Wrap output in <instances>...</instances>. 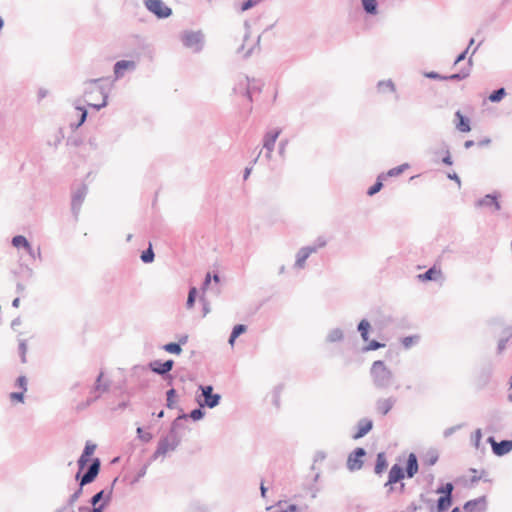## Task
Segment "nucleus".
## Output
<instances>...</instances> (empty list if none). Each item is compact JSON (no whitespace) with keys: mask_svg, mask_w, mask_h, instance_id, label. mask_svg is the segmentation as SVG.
<instances>
[{"mask_svg":"<svg viewBox=\"0 0 512 512\" xmlns=\"http://www.w3.org/2000/svg\"><path fill=\"white\" fill-rule=\"evenodd\" d=\"M109 85L103 79H94L86 82L84 101L88 106L100 109L107 104Z\"/></svg>","mask_w":512,"mask_h":512,"instance_id":"obj_1","label":"nucleus"},{"mask_svg":"<svg viewBox=\"0 0 512 512\" xmlns=\"http://www.w3.org/2000/svg\"><path fill=\"white\" fill-rule=\"evenodd\" d=\"M370 373L372 381L377 388H386L393 381L391 370L381 360L375 361L372 364Z\"/></svg>","mask_w":512,"mask_h":512,"instance_id":"obj_2","label":"nucleus"},{"mask_svg":"<svg viewBox=\"0 0 512 512\" xmlns=\"http://www.w3.org/2000/svg\"><path fill=\"white\" fill-rule=\"evenodd\" d=\"M452 491L453 485L451 483H446L443 487L437 489V493L442 494L437 502L438 512H446L450 508L452 504Z\"/></svg>","mask_w":512,"mask_h":512,"instance_id":"obj_3","label":"nucleus"},{"mask_svg":"<svg viewBox=\"0 0 512 512\" xmlns=\"http://www.w3.org/2000/svg\"><path fill=\"white\" fill-rule=\"evenodd\" d=\"M181 40L185 47L193 50H199L203 43L201 33L194 31H185L181 36Z\"/></svg>","mask_w":512,"mask_h":512,"instance_id":"obj_4","label":"nucleus"},{"mask_svg":"<svg viewBox=\"0 0 512 512\" xmlns=\"http://www.w3.org/2000/svg\"><path fill=\"white\" fill-rule=\"evenodd\" d=\"M145 5L149 11L160 18L168 17L171 14V9L161 0H146Z\"/></svg>","mask_w":512,"mask_h":512,"instance_id":"obj_5","label":"nucleus"},{"mask_svg":"<svg viewBox=\"0 0 512 512\" xmlns=\"http://www.w3.org/2000/svg\"><path fill=\"white\" fill-rule=\"evenodd\" d=\"M365 455V451L363 448L355 449L348 457L347 467L351 471L361 469L363 465L362 458Z\"/></svg>","mask_w":512,"mask_h":512,"instance_id":"obj_6","label":"nucleus"},{"mask_svg":"<svg viewBox=\"0 0 512 512\" xmlns=\"http://www.w3.org/2000/svg\"><path fill=\"white\" fill-rule=\"evenodd\" d=\"M488 442L491 444L494 454L498 456L505 455L512 450L511 440H503L501 442H496L493 437H490L488 439Z\"/></svg>","mask_w":512,"mask_h":512,"instance_id":"obj_7","label":"nucleus"},{"mask_svg":"<svg viewBox=\"0 0 512 512\" xmlns=\"http://www.w3.org/2000/svg\"><path fill=\"white\" fill-rule=\"evenodd\" d=\"M200 389L202 391V395L204 397V404L210 408H213L218 405L220 400V395L213 394V387L208 386H200Z\"/></svg>","mask_w":512,"mask_h":512,"instance_id":"obj_8","label":"nucleus"},{"mask_svg":"<svg viewBox=\"0 0 512 512\" xmlns=\"http://www.w3.org/2000/svg\"><path fill=\"white\" fill-rule=\"evenodd\" d=\"M486 506V498L480 497L478 499L468 501L463 508L465 512H484L486 510Z\"/></svg>","mask_w":512,"mask_h":512,"instance_id":"obj_9","label":"nucleus"},{"mask_svg":"<svg viewBox=\"0 0 512 512\" xmlns=\"http://www.w3.org/2000/svg\"><path fill=\"white\" fill-rule=\"evenodd\" d=\"M405 477L404 469L398 464H395L391 467L389 471L388 481L386 486H391Z\"/></svg>","mask_w":512,"mask_h":512,"instance_id":"obj_10","label":"nucleus"},{"mask_svg":"<svg viewBox=\"0 0 512 512\" xmlns=\"http://www.w3.org/2000/svg\"><path fill=\"white\" fill-rule=\"evenodd\" d=\"M281 133L280 129H272L264 137L263 146L269 151L272 152L274 148V144Z\"/></svg>","mask_w":512,"mask_h":512,"instance_id":"obj_11","label":"nucleus"},{"mask_svg":"<svg viewBox=\"0 0 512 512\" xmlns=\"http://www.w3.org/2000/svg\"><path fill=\"white\" fill-rule=\"evenodd\" d=\"M100 468V462L98 459L94 460L87 473L82 477L81 485L92 482L97 476Z\"/></svg>","mask_w":512,"mask_h":512,"instance_id":"obj_12","label":"nucleus"},{"mask_svg":"<svg viewBox=\"0 0 512 512\" xmlns=\"http://www.w3.org/2000/svg\"><path fill=\"white\" fill-rule=\"evenodd\" d=\"M173 364V360H167L165 362L154 361L150 364V367L154 372L158 374H165L172 369Z\"/></svg>","mask_w":512,"mask_h":512,"instance_id":"obj_13","label":"nucleus"},{"mask_svg":"<svg viewBox=\"0 0 512 512\" xmlns=\"http://www.w3.org/2000/svg\"><path fill=\"white\" fill-rule=\"evenodd\" d=\"M135 68L134 61L122 60L118 61L114 66V73L116 78L122 77L125 70H131Z\"/></svg>","mask_w":512,"mask_h":512,"instance_id":"obj_14","label":"nucleus"},{"mask_svg":"<svg viewBox=\"0 0 512 512\" xmlns=\"http://www.w3.org/2000/svg\"><path fill=\"white\" fill-rule=\"evenodd\" d=\"M373 427L372 421L363 419L358 423L357 432L354 435V439H359L365 436Z\"/></svg>","mask_w":512,"mask_h":512,"instance_id":"obj_15","label":"nucleus"},{"mask_svg":"<svg viewBox=\"0 0 512 512\" xmlns=\"http://www.w3.org/2000/svg\"><path fill=\"white\" fill-rule=\"evenodd\" d=\"M394 401L391 398L380 399L376 403V410L381 415H386L393 407Z\"/></svg>","mask_w":512,"mask_h":512,"instance_id":"obj_16","label":"nucleus"},{"mask_svg":"<svg viewBox=\"0 0 512 512\" xmlns=\"http://www.w3.org/2000/svg\"><path fill=\"white\" fill-rule=\"evenodd\" d=\"M455 116H456V118L458 120V122L456 123V128L460 132H464V133L469 132L471 130V127H470V124H469V120L467 118H465L460 111H457L455 113Z\"/></svg>","mask_w":512,"mask_h":512,"instance_id":"obj_17","label":"nucleus"},{"mask_svg":"<svg viewBox=\"0 0 512 512\" xmlns=\"http://www.w3.org/2000/svg\"><path fill=\"white\" fill-rule=\"evenodd\" d=\"M316 250L314 248H311V247H306V248H303L300 250V252L298 253L297 255V259H296V265L299 267V268H303L304 265H305V262L307 260V258L313 253L315 252Z\"/></svg>","mask_w":512,"mask_h":512,"instance_id":"obj_18","label":"nucleus"},{"mask_svg":"<svg viewBox=\"0 0 512 512\" xmlns=\"http://www.w3.org/2000/svg\"><path fill=\"white\" fill-rule=\"evenodd\" d=\"M440 277H441V270L439 268H436L435 266L430 268L424 274L418 275V278L421 281L437 280Z\"/></svg>","mask_w":512,"mask_h":512,"instance_id":"obj_19","label":"nucleus"},{"mask_svg":"<svg viewBox=\"0 0 512 512\" xmlns=\"http://www.w3.org/2000/svg\"><path fill=\"white\" fill-rule=\"evenodd\" d=\"M418 471L417 458L414 454H410L407 459L406 472L408 477H413Z\"/></svg>","mask_w":512,"mask_h":512,"instance_id":"obj_20","label":"nucleus"},{"mask_svg":"<svg viewBox=\"0 0 512 512\" xmlns=\"http://www.w3.org/2000/svg\"><path fill=\"white\" fill-rule=\"evenodd\" d=\"M96 446L94 444H86L83 454L81 455L78 463L80 468H83L89 461V457L94 453Z\"/></svg>","mask_w":512,"mask_h":512,"instance_id":"obj_21","label":"nucleus"},{"mask_svg":"<svg viewBox=\"0 0 512 512\" xmlns=\"http://www.w3.org/2000/svg\"><path fill=\"white\" fill-rule=\"evenodd\" d=\"M478 204L480 206H493L496 211L500 209V204L497 201V198L492 195H486L478 202Z\"/></svg>","mask_w":512,"mask_h":512,"instance_id":"obj_22","label":"nucleus"},{"mask_svg":"<svg viewBox=\"0 0 512 512\" xmlns=\"http://www.w3.org/2000/svg\"><path fill=\"white\" fill-rule=\"evenodd\" d=\"M387 467V461L384 453H379L376 459L375 473L381 474Z\"/></svg>","mask_w":512,"mask_h":512,"instance_id":"obj_23","label":"nucleus"},{"mask_svg":"<svg viewBox=\"0 0 512 512\" xmlns=\"http://www.w3.org/2000/svg\"><path fill=\"white\" fill-rule=\"evenodd\" d=\"M246 332V326L243 325V324H239V325H236L234 328H233V331L230 335V339H229V343L230 345H234L235 343V340L238 336H240L242 333Z\"/></svg>","mask_w":512,"mask_h":512,"instance_id":"obj_24","label":"nucleus"},{"mask_svg":"<svg viewBox=\"0 0 512 512\" xmlns=\"http://www.w3.org/2000/svg\"><path fill=\"white\" fill-rule=\"evenodd\" d=\"M102 377L103 373H100L96 381L93 400L97 399L103 392L107 390L106 385H102Z\"/></svg>","mask_w":512,"mask_h":512,"instance_id":"obj_25","label":"nucleus"},{"mask_svg":"<svg viewBox=\"0 0 512 512\" xmlns=\"http://www.w3.org/2000/svg\"><path fill=\"white\" fill-rule=\"evenodd\" d=\"M12 243L17 248L24 247L26 249H30V244L24 236H15L12 240Z\"/></svg>","mask_w":512,"mask_h":512,"instance_id":"obj_26","label":"nucleus"},{"mask_svg":"<svg viewBox=\"0 0 512 512\" xmlns=\"http://www.w3.org/2000/svg\"><path fill=\"white\" fill-rule=\"evenodd\" d=\"M363 7L367 13L375 14L377 11L376 0H362Z\"/></svg>","mask_w":512,"mask_h":512,"instance_id":"obj_27","label":"nucleus"},{"mask_svg":"<svg viewBox=\"0 0 512 512\" xmlns=\"http://www.w3.org/2000/svg\"><path fill=\"white\" fill-rule=\"evenodd\" d=\"M370 328V324L367 320H362L359 323L358 329L361 332L362 338L367 341L368 340V330Z\"/></svg>","mask_w":512,"mask_h":512,"instance_id":"obj_28","label":"nucleus"},{"mask_svg":"<svg viewBox=\"0 0 512 512\" xmlns=\"http://www.w3.org/2000/svg\"><path fill=\"white\" fill-rule=\"evenodd\" d=\"M383 178H384V176H383V175H380V176L378 177L377 182H376L373 186H371V187L369 188V190H368V192H367L369 196H373L374 194L378 193V192L382 189V186H383V184H382V179H383Z\"/></svg>","mask_w":512,"mask_h":512,"instance_id":"obj_29","label":"nucleus"},{"mask_svg":"<svg viewBox=\"0 0 512 512\" xmlns=\"http://www.w3.org/2000/svg\"><path fill=\"white\" fill-rule=\"evenodd\" d=\"M506 95V91L504 88H500L496 91H494L492 94H490L489 96V100L491 102H498L500 101L504 96Z\"/></svg>","mask_w":512,"mask_h":512,"instance_id":"obj_30","label":"nucleus"},{"mask_svg":"<svg viewBox=\"0 0 512 512\" xmlns=\"http://www.w3.org/2000/svg\"><path fill=\"white\" fill-rule=\"evenodd\" d=\"M379 91L382 92H394L395 87L391 81H382L378 84Z\"/></svg>","mask_w":512,"mask_h":512,"instance_id":"obj_31","label":"nucleus"},{"mask_svg":"<svg viewBox=\"0 0 512 512\" xmlns=\"http://www.w3.org/2000/svg\"><path fill=\"white\" fill-rule=\"evenodd\" d=\"M165 351L173 354H180L182 349L177 343H168L164 346Z\"/></svg>","mask_w":512,"mask_h":512,"instance_id":"obj_32","label":"nucleus"},{"mask_svg":"<svg viewBox=\"0 0 512 512\" xmlns=\"http://www.w3.org/2000/svg\"><path fill=\"white\" fill-rule=\"evenodd\" d=\"M24 394H25V392L20 390L19 392H12L9 395V397H10L11 402H13V403H23Z\"/></svg>","mask_w":512,"mask_h":512,"instance_id":"obj_33","label":"nucleus"},{"mask_svg":"<svg viewBox=\"0 0 512 512\" xmlns=\"http://www.w3.org/2000/svg\"><path fill=\"white\" fill-rule=\"evenodd\" d=\"M141 259H142V261H143V262H145V263H150V262H152V261H153V259H154V253H153V251H152V247H151V245L149 246V248H148L146 251H144V252L142 253V255H141Z\"/></svg>","mask_w":512,"mask_h":512,"instance_id":"obj_34","label":"nucleus"},{"mask_svg":"<svg viewBox=\"0 0 512 512\" xmlns=\"http://www.w3.org/2000/svg\"><path fill=\"white\" fill-rule=\"evenodd\" d=\"M406 168H408L407 164L400 165L398 167L392 168L387 172V176L393 177L400 175Z\"/></svg>","mask_w":512,"mask_h":512,"instance_id":"obj_35","label":"nucleus"},{"mask_svg":"<svg viewBox=\"0 0 512 512\" xmlns=\"http://www.w3.org/2000/svg\"><path fill=\"white\" fill-rule=\"evenodd\" d=\"M196 294H197L196 288L195 287L191 288L189 291V294H188V299H187V307L188 308L193 307Z\"/></svg>","mask_w":512,"mask_h":512,"instance_id":"obj_36","label":"nucleus"},{"mask_svg":"<svg viewBox=\"0 0 512 512\" xmlns=\"http://www.w3.org/2000/svg\"><path fill=\"white\" fill-rule=\"evenodd\" d=\"M419 337L418 336H409V337H405L403 338L402 340V344L406 347V348H410L413 344H415L417 341H418Z\"/></svg>","mask_w":512,"mask_h":512,"instance_id":"obj_37","label":"nucleus"},{"mask_svg":"<svg viewBox=\"0 0 512 512\" xmlns=\"http://www.w3.org/2000/svg\"><path fill=\"white\" fill-rule=\"evenodd\" d=\"M343 337V334L340 330H334L328 335V340L330 342H336L341 340Z\"/></svg>","mask_w":512,"mask_h":512,"instance_id":"obj_38","label":"nucleus"},{"mask_svg":"<svg viewBox=\"0 0 512 512\" xmlns=\"http://www.w3.org/2000/svg\"><path fill=\"white\" fill-rule=\"evenodd\" d=\"M26 351H27L26 341L25 340H20V342H19V352H20L21 360H22L23 363L26 362Z\"/></svg>","mask_w":512,"mask_h":512,"instance_id":"obj_39","label":"nucleus"},{"mask_svg":"<svg viewBox=\"0 0 512 512\" xmlns=\"http://www.w3.org/2000/svg\"><path fill=\"white\" fill-rule=\"evenodd\" d=\"M16 386L23 392L27 391V380L24 376L18 377L16 381Z\"/></svg>","mask_w":512,"mask_h":512,"instance_id":"obj_40","label":"nucleus"},{"mask_svg":"<svg viewBox=\"0 0 512 512\" xmlns=\"http://www.w3.org/2000/svg\"><path fill=\"white\" fill-rule=\"evenodd\" d=\"M175 395H176V392L174 389H170L168 392H167V406L169 408H172L173 407V403H174V398H175Z\"/></svg>","mask_w":512,"mask_h":512,"instance_id":"obj_41","label":"nucleus"},{"mask_svg":"<svg viewBox=\"0 0 512 512\" xmlns=\"http://www.w3.org/2000/svg\"><path fill=\"white\" fill-rule=\"evenodd\" d=\"M204 413L201 409H194L193 411H191L190 413V417L193 419V420H200L202 417H203Z\"/></svg>","mask_w":512,"mask_h":512,"instance_id":"obj_42","label":"nucleus"},{"mask_svg":"<svg viewBox=\"0 0 512 512\" xmlns=\"http://www.w3.org/2000/svg\"><path fill=\"white\" fill-rule=\"evenodd\" d=\"M260 92V87L257 85L256 82H253V85L249 87L248 94L250 99H252L253 96H256V92Z\"/></svg>","mask_w":512,"mask_h":512,"instance_id":"obj_43","label":"nucleus"},{"mask_svg":"<svg viewBox=\"0 0 512 512\" xmlns=\"http://www.w3.org/2000/svg\"><path fill=\"white\" fill-rule=\"evenodd\" d=\"M381 347H384V344H381L377 341H371L368 346H367V350H376V349H379Z\"/></svg>","mask_w":512,"mask_h":512,"instance_id":"obj_44","label":"nucleus"},{"mask_svg":"<svg viewBox=\"0 0 512 512\" xmlns=\"http://www.w3.org/2000/svg\"><path fill=\"white\" fill-rule=\"evenodd\" d=\"M260 0H248L247 2H245L242 7H241V10L242 11H245V10H248L249 8H251L252 6H254L255 4H257Z\"/></svg>","mask_w":512,"mask_h":512,"instance_id":"obj_45","label":"nucleus"},{"mask_svg":"<svg viewBox=\"0 0 512 512\" xmlns=\"http://www.w3.org/2000/svg\"><path fill=\"white\" fill-rule=\"evenodd\" d=\"M481 438H482V433H481V430H480V429H478V430H476V432H475V445H476V447H478V446H479V443H480V441H481Z\"/></svg>","mask_w":512,"mask_h":512,"instance_id":"obj_46","label":"nucleus"},{"mask_svg":"<svg viewBox=\"0 0 512 512\" xmlns=\"http://www.w3.org/2000/svg\"><path fill=\"white\" fill-rule=\"evenodd\" d=\"M466 76H467V74H463V75H460V74H453V75H451V76H449V77H445L444 79H452V80H454V79H463V78H465Z\"/></svg>","mask_w":512,"mask_h":512,"instance_id":"obj_47","label":"nucleus"},{"mask_svg":"<svg viewBox=\"0 0 512 512\" xmlns=\"http://www.w3.org/2000/svg\"><path fill=\"white\" fill-rule=\"evenodd\" d=\"M466 53H467L466 51H464L463 53H461V54L457 57V59L455 60V64H457V63L461 62L462 60H464V59H465V57H466Z\"/></svg>","mask_w":512,"mask_h":512,"instance_id":"obj_48","label":"nucleus"},{"mask_svg":"<svg viewBox=\"0 0 512 512\" xmlns=\"http://www.w3.org/2000/svg\"><path fill=\"white\" fill-rule=\"evenodd\" d=\"M490 143H491V139H489V138H485V139H483V140H481V141L479 142V145H481V146H486V145H489Z\"/></svg>","mask_w":512,"mask_h":512,"instance_id":"obj_49","label":"nucleus"},{"mask_svg":"<svg viewBox=\"0 0 512 512\" xmlns=\"http://www.w3.org/2000/svg\"><path fill=\"white\" fill-rule=\"evenodd\" d=\"M506 342H507V340H503V341H501V342L499 343V346H498V348H499V352H502V351L505 349V347H506Z\"/></svg>","mask_w":512,"mask_h":512,"instance_id":"obj_50","label":"nucleus"},{"mask_svg":"<svg viewBox=\"0 0 512 512\" xmlns=\"http://www.w3.org/2000/svg\"><path fill=\"white\" fill-rule=\"evenodd\" d=\"M210 281H211V275L208 273L206 275V278H205V281H204V288H207V286L209 285Z\"/></svg>","mask_w":512,"mask_h":512,"instance_id":"obj_51","label":"nucleus"},{"mask_svg":"<svg viewBox=\"0 0 512 512\" xmlns=\"http://www.w3.org/2000/svg\"><path fill=\"white\" fill-rule=\"evenodd\" d=\"M80 110L82 111L81 121H80V124H81V123H83L85 121L86 116H87V112L83 108H80Z\"/></svg>","mask_w":512,"mask_h":512,"instance_id":"obj_52","label":"nucleus"},{"mask_svg":"<svg viewBox=\"0 0 512 512\" xmlns=\"http://www.w3.org/2000/svg\"><path fill=\"white\" fill-rule=\"evenodd\" d=\"M448 177L450 179L455 180L460 185V180H459L458 176L455 173L454 174H449Z\"/></svg>","mask_w":512,"mask_h":512,"instance_id":"obj_53","label":"nucleus"},{"mask_svg":"<svg viewBox=\"0 0 512 512\" xmlns=\"http://www.w3.org/2000/svg\"><path fill=\"white\" fill-rule=\"evenodd\" d=\"M81 493V489L78 490V492H76L75 494L72 495L71 497V503H73L74 501H76V499L78 498L79 494Z\"/></svg>","mask_w":512,"mask_h":512,"instance_id":"obj_54","label":"nucleus"},{"mask_svg":"<svg viewBox=\"0 0 512 512\" xmlns=\"http://www.w3.org/2000/svg\"><path fill=\"white\" fill-rule=\"evenodd\" d=\"M473 145H474V141H472V140H467V141L464 143V147H465V148H467V149H468V148H470V147H472Z\"/></svg>","mask_w":512,"mask_h":512,"instance_id":"obj_55","label":"nucleus"},{"mask_svg":"<svg viewBox=\"0 0 512 512\" xmlns=\"http://www.w3.org/2000/svg\"><path fill=\"white\" fill-rule=\"evenodd\" d=\"M443 162L447 165H451L452 164V160H451V157L449 155H447L444 159H443Z\"/></svg>","mask_w":512,"mask_h":512,"instance_id":"obj_56","label":"nucleus"},{"mask_svg":"<svg viewBox=\"0 0 512 512\" xmlns=\"http://www.w3.org/2000/svg\"><path fill=\"white\" fill-rule=\"evenodd\" d=\"M286 511H288V512H296V511H297V507H296V505H290V506L286 509Z\"/></svg>","mask_w":512,"mask_h":512,"instance_id":"obj_57","label":"nucleus"},{"mask_svg":"<svg viewBox=\"0 0 512 512\" xmlns=\"http://www.w3.org/2000/svg\"><path fill=\"white\" fill-rule=\"evenodd\" d=\"M12 305L14 307L18 308L20 305V299L19 298L14 299Z\"/></svg>","mask_w":512,"mask_h":512,"instance_id":"obj_58","label":"nucleus"},{"mask_svg":"<svg viewBox=\"0 0 512 512\" xmlns=\"http://www.w3.org/2000/svg\"><path fill=\"white\" fill-rule=\"evenodd\" d=\"M271 90H272V99H271V101L273 102L276 99V89L272 88Z\"/></svg>","mask_w":512,"mask_h":512,"instance_id":"obj_59","label":"nucleus"},{"mask_svg":"<svg viewBox=\"0 0 512 512\" xmlns=\"http://www.w3.org/2000/svg\"><path fill=\"white\" fill-rule=\"evenodd\" d=\"M250 171H251V169H249V168H247V169H246V171H245V176H244V178H245V179H247V178H248V176H249V174H250Z\"/></svg>","mask_w":512,"mask_h":512,"instance_id":"obj_60","label":"nucleus"},{"mask_svg":"<svg viewBox=\"0 0 512 512\" xmlns=\"http://www.w3.org/2000/svg\"><path fill=\"white\" fill-rule=\"evenodd\" d=\"M261 493H262L263 496H265L266 488L264 487L263 484L261 485Z\"/></svg>","mask_w":512,"mask_h":512,"instance_id":"obj_61","label":"nucleus"},{"mask_svg":"<svg viewBox=\"0 0 512 512\" xmlns=\"http://www.w3.org/2000/svg\"><path fill=\"white\" fill-rule=\"evenodd\" d=\"M428 76H429V77H431V78H438V77H439V76H438L437 74H435V73H430V74H428Z\"/></svg>","mask_w":512,"mask_h":512,"instance_id":"obj_62","label":"nucleus"},{"mask_svg":"<svg viewBox=\"0 0 512 512\" xmlns=\"http://www.w3.org/2000/svg\"><path fill=\"white\" fill-rule=\"evenodd\" d=\"M213 279H214V281H215L216 283H218V282H219V276H218V275H214Z\"/></svg>","mask_w":512,"mask_h":512,"instance_id":"obj_63","label":"nucleus"},{"mask_svg":"<svg viewBox=\"0 0 512 512\" xmlns=\"http://www.w3.org/2000/svg\"><path fill=\"white\" fill-rule=\"evenodd\" d=\"M451 512H462V511L458 507H456Z\"/></svg>","mask_w":512,"mask_h":512,"instance_id":"obj_64","label":"nucleus"}]
</instances>
